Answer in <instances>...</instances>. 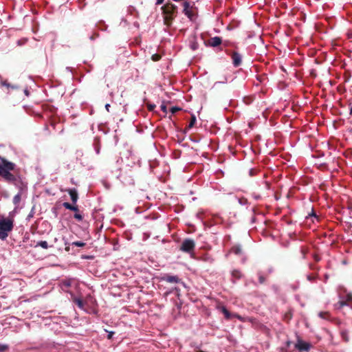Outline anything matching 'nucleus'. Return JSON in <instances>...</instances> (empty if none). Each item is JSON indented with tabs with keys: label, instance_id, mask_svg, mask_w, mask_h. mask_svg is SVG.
Here are the masks:
<instances>
[{
	"label": "nucleus",
	"instance_id": "f257e3e1",
	"mask_svg": "<svg viewBox=\"0 0 352 352\" xmlns=\"http://www.w3.org/2000/svg\"><path fill=\"white\" fill-rule=\"evenodd\" d=\"M337 292L339 300L334 304V308L340 310L344 307H348L352 310V292L343 286H340Z\"/></svg>",
	"mask_w": 352,
	"mask_h": 352
},
{
	"label": "nucleus",
	"instance_id": "f03ea898",
	"mask_svg": "<svg viewBox=\"0 0 352 352\" xmlns=\"http://www.w3.org/2000/svg\"><path fill=\"white\" fill-rule=\"evenodd\" d=\"M0 176L7 182H14L16 177L11 173L15 168L16 165L4 158L1 157Z\"/></svg>",
	"mask_w": 352,
	"mask_h": 352
},
{
	"label": "nucleus",
	"instance_id": "7ed1b4c3",
	"mask_svg": "<svg viewBox=\"0 0 352 352\" xmlns=\"http://www.w3.org/2000/svg\"><path fill=\"white\" fill-rule=\"evenodd\" d=\"M14 228V219L9 217L0 219V239L5 241Z\"/></svg>",
	"mask_w": 352,
	"mask_h": 352
},
{
	"label": "nucleus",
	"instance_id": "20e7f679",
	"mask_svg": "<svg viewBox=\"0 0 352 352\" xmlns=\"http://www.w3.org/2000/svg\"><path fill=\"white\" fill-rule=\"evenodd\" d=\"M195 242L193 239L187 238L184 239L180 245L179 250L190 254L191 258H195Z\"/></svg>",
	"mask_w": 352,
	"mask_h": 352
},
{
	"label": "nucleus",
	"instance_id": "39448f33",
	"mask_svg": "<svg viewBox=\"0 0 352 352\" xmlns=\"http://www.w3.org/2000/svg\"><path fill=\"white\" fill-rule=\"evenodd\" d=\"M162 9L163 10L164 14L166 15L164 18L165 22L167 23L168 21L172 20L173 16L176 12L177 6L172 3H166Z\"/></svg>",
	"mask_w": 352,
	"mask_h": 352
},
{
	"label": "nucleus",
	"instance_id": "423d86ee",
	"mask_svg": "<svg viewBox=\"0 0 352 352\" xmlns=\"http://www.w3.org/2000/svg\"><path fill=\"white\" fill-rule=\"evenodd\" d=\"M294 346L295 349L300 352H309L312 345L309 342H305L298 337Z\"/></svg>",
	"mask_w": 352,
	"mask_h": 352
},
{
	"label": "nucleus",
	"instance_id": "0eeeda50",
	"mask_svg": "<svg viewBox=\"0 0 352 352\" xmlns=\"http://www.w3.org/2000/svg\"><path fill=\"white\" fill-rule=\"evenodd\" d=\"M160 280L166 281L169 283H179L182 282V280L176 275H170L168 274H164L161 278Z\"/></svg>",
	"mask_w": 352,
	"mask_h": 352
},
{
	"label": "nucleus",
	"instance_id": "6e6552de",
	"mask_svg": "<svg viewBox=\"0 0 352 352\" xmlns=\"http://www.w3.org/2000/svg\"><path fill=\"white\" fill-rule=\"evenodd\" d=\"M232 64L235 67L240 66L242 63V56L237 52H233L231 54Z\"/></svg>",
	"mask_w": 352,
	"mask_h": 352
},
{
	"label": "nucleus",
	"instance_id": "1a4fd4ad",
	"mask_svg": "<svg viewBox=\"0 0 352 352\" xmlns=\"http://www.w3.org/2000/svg\"><path fill=\"white\" fill-rule=\"evenodd\" d=\"M221 311L222 313L224 314V316L225 318L227 319V320H229L231 318L234 317V318H238L239 320H242V317L236 314H231L229 311L225 307H221Z\"/></svg>",
	"mask_w": 352,
	"mask_h": 352
},
{
	"label": "nucleus",
	"instance_id": "9d476101",
	"mask_svg": "<svg viewBox=\"0 0 352 352\" xmlns=\"http://www.w3.org/2000/svg\"><path fill=\"white\" fill-rule=\"evenodd\" d=\"M69 195H70L71 200L74 204H76L78 199V195L76 188H70L67 190Z\"/></svg>",
	"mask_w": 352,
	"mask_h": 352
},
{
	"label": "nucleus",
	"instance_id": "9b49d317",
	"mask_svg": "<svg viewBox=\"0 0 352 352\" xmlns=\"http://www.w3.org/2000/svg\"><path fill=\"white\" fill-rule=\"evenodd\" d=\"M184 10L183 12L186 16H187L190 19H192V13L190 10V3L188 1H184L183 3Z\"/></svg>",
	"mask_w": 352,
	"mask_h": 352
},
{
	"label": "nucleus",
	"instance_id": "f8f14e48",
	"mask_svg": "<svg viewBox=\"0 0 352 352\" xmlns=\"http://www.w3.org/2000/svg\"><path fill=\"white\" fill-rule=\"evenodd\" d=\"M208 43L211 47H217L221 44L222 39H221V38H220L219 36H214V37L211 38L208 41Z\"/></svg>",
	"mask_w": 352,
	"mask_h": 352
},
{
	"label": "nucleus",
	"instance_id": "ddd939ff",
	"mask_svg": "<svg viewBox=\"0 0 352 352\" xmlns=\"http://www.w3.org/2000/svg\"><path fill=\"white\" fill-rule=\"evenodd\" d=\"M0 84L3 87H6L8 89H17V86L12 85L9 83L6 80H3V78L0 76Z\"/></svg>",
	"mask_w": 352,
	"mask_h": 352
},
{
	"label": "nucleus",
	"instance_id": "4468645a",
	"mask_svg": "<svg viewBox=\"0 0 352 352\" xmlns=\"http://www.w3.org/2000/svg\"><path fill=\"white\" fill-rule=\"evenodd\" d=\"M93 146L94 148L95 152L97 155L100 154V144L98 138H96L93 142Z\"/></svg>",
	"mask_w": 352,
	"mask_h": 352
},
{
	"label": "nucleus",
	"instance_id": "2eb2a0df",
	"mask_svg": "<svg viewBox=\"0 0 352 352\" xmlns=\"http://www.w3.org/2000/svg\"><path fill=\"white\" fill-rule=\"evenodd\" d=\"M318 316L326 320H330L331 318V314L328 311H320L318 313Z\"/></svg>",
	"mask_w": 352,
	"mask_h": 352
},
{
	"label": "nucleus",
	"instance_id": "dca6fc26",
	"mask_svg": "<svg viewBox=\"0 0 352 352\" xmlns=\"http://www.w3.org/2000/svg\"><path fill=\"white\" fill-rule=\"evenodd\" d=\"M63 206L65 208L72 210V211L77 212L78 210V208L77 206H73L68 202H64L63 204Z\"/></svg>",
	"mask_w": 352,
	"mask_h": 352
},
{
	"label": "nucleus",
	"instance_id": "f3484780",
	"mask_svg": "<svg viewBox=\"0 0 352 352\" xmlns=\"http://www.w3.org/2000/svg\"><path fill=\"white\" fill-rule=\"evenodd\" d=\"M230 252L234 254L239 255L242 252V249L240 245H234L231 248Z\"/></svg>",
	"mask_w": 352,
	"mask_h": 352
},
{
	"label": "nucleus",
	"instance_id": "a211bd4d",
	"mask_svg": "<svg viewBox=\"0 0 352 352\" xmlns=\"http://www.w3.org/2000/svg\"><path fill=\"white\" fill-rule=\"evenodd\" d=\"M74 302L80 309H84V302L83 301L79 298H74Z\"/></svg>",
	"mask_w": 352,
	"mask_h": 352
},
{
	"label": "nucleus",
	"instance_id": "6ab92c4d",
	"mask_svg": "<svg viewBox=\"0 0 352 352\" xmlns=\"http://www.w3.org/2000/svg\"><path fill=\"white\" fill-rule=\"evenodd\" d=\"M21 199V195L20 192L17 193L13 198V203L15 206H19Z\"/></svg>",
	"mask_w": 352,
	"mask_h": 352
},
{
	"label": "nucleus",
	"instance_id": "aec40b11",
	"mask_svg": "<svg viewBox=\"0 0 352 352\" xmlns=\"http://www.w3.org/2000/svg\"><path fill=\"white\" fill-rule=\"evenodd\" d=\"M38 246L41 247L43 249H47L49 247L47 242L45 241H41L37 242L35 247H38Z\"/></svg>",
	"mask_w": 352,
	"mask_h": 352
},
{
	"label": "nucleus",
	"instance_id": "412c9836",
	"mask_svg": "<svg viewBox=\"0 0 352 352\" xmlns=\"http://www.w3.org/2000/svg\"><path fill=\"white\" fill-rule=\"evenodd\" d=\"M232 277L234 279L238 280L241 277V273L240 271L234 270L232 272Z\"/></svg>",
	"mask_w": 352,
	"mask_h": 352
},
{
	"label": "nucleus",
	"instance_id": "4be33fe9",
	"mask_svg": "<svg viewBox=\"0 0 352 352\" xmlns=\"http://www.w3.org/2000/svg\"><path fill=\"white\" fill-rule=\"evenodd\" d=\"M197 122V119H196V117L195 115H192L191 116V119H190V121L188 124V129H191L194 126V125Z\"/></svg>",
	"mask_w": 352,
	"mask_h": 352
},
{
	"label": "nucleus",
	"instance_id": "5701e85b",
	"mask_svg": "<svg viewBox=\"0 0 352 352\" xmlns=\"http://www.w3.org/2000/svg\"><path fill=\"white\" fill-rule=\"evenodd\" d=\"M341 337L342 338L343 340H344L345 342H348L349 341V335H348V331H346V330H343L341 331Z\"/></svg>",
	"mask_w": 352,
	"mask_h": 352
},
{
	"label": "nucleus",
	"instance_id": "b1692460",
	"mask_svg": "<svg viewBox=\"0 0 352 352\" xmlns=\"http://www.w3.org/2000/svg\"><path fill=\"white\" fill-rule=\"evenodd\" d=\"M238 202L240 205H242V206H245L249 204L248 199L244 197L238 198Z\"/></svg>",
	"mask_w": 352,
	"mask_h": 352
},
{
	"label": "nucleus",
	"instance_id": "393cba45",
	"mask_svg": "<svg viewBox=\"0 0 352 352\" xmlns=\"http://www.w3.org/2000/svg\"><path fill=\"white\" fill-rule=\"evenodd\" d=\"M72 246H76V247H80V248H82V247H84L85 245V243L82 242V241H74L72 243Z\"/></svg>",
	"mask_w": 352,
	"mask_h": 352
},
{
	"label": "nucleus",
	"instance_id": "a878e982",
	"mask_svg": "<svg viewBox=\"0 0 352 352\" xmlns=\"http://www.w3.org/2000/svg\"><path fill=\"white\" fill-rule=\"evenodd\" d=\"M8 349V346L5 344H0V352H5Z\"/></svg>",
	"mask_w": 352,
	"mask_h": 352
},
{
	"label": "nucleus",
	"instance_id": "bb28decb",
	"mask_svg": "<svg viewBox=\"0 0 352 352\" xmlns=\"http://www.w3.org/2000/svg\"><path fill=\"white\" fill-rule=\"evenodd\" d=\"M74 218L77 219L78 221H80L82 220L83 217L79 213H75L74 214Z\"/></svg>",
	"mask_w": 352,
	"mask_h": 352
},
{
	"label": "nucleus",
	"instance_id": "cd10ccee",
	"mask_svg": "<svg viewBox=\"0 0 352 352\" xmlns=\"http://www.w3.org/2000/svg\"><path fill=\"white\" fill-rule=\"evenodd\" d=\"M252 196L255 200H259L261 197L260 195L256 194L255 192L252 193Z\"/></svg>",
	"mask_w": 352,
	"mask_h": 352
},
{
	"label": "nucleus",
	"instance_id": "c85d7f7f",
	"mask_svg": "<svg viewBox=\"0 0 352 352\" xmlns=\"http://www.w3.org/2000/svg\"><path fill=\"white\" fill-rule=\"evenodd\" d=\"M160 59V56L158 54H154L152 56V60L154 61H157Z\"/></svg>",
	"mask_w": 352,
	"mask_h": 352
},
{
	"label": "nucleus",
	"instance_id": "c756f323",
	"mask_svg": "<svg viewBox=\"0 0 352 352\" xmlns=\"http://www.w3.org/2000/svg\"><path fill=\"white\" fill-rule=\"evenodd\" d=\"M62 284H63V287H69L70 286L69 281H63Z\"/></svg>",
	"mask_w": 352,
	"mask_h": 352
},
{
	"label": "nucleus",
	"instance_id": "7c9ffc66",
	"mask_svg": "<svg viewBox=\"0 0 352 352\" xmlns=\"http://www.w3.org/2000/svg\"><path fill=\"white\" fill-rule=\"evenodd\" d=\"M148 108L149 111H153L154 109L155 108V105L150 104H148Z\"/></svg>",
	"mask_w": 352,
	"mask_h": 352
},
{
	"label": "nucleus",
	"instance_id": "2f4dec72",
	"mask_svg": "<svg viewBox=\"0 0 352 352\" xmlns=\"http://www.w3.org/2000/svg\"><path fill=\"white\" fill-rule=\"evenodd\" d=\"M315 276H312V275H308L307 276V279L309 280V281H314L315 280Z\"/></svg>",
	"mask_w": 352,
	"mask_h": 352
},
{
	"label": "nucleus",
	"instance_id": "473e14b6",
	"mask_svg": "<svg viewBox=\"0 0 352 352\" xmlns=\"http://www.w3.org/2000/svg\"><path fill=\"white\" fill-rule=\"evenodd\" d=\"M258 280L260 283H263L265 282V278L261 275L259 276Z\"/></svg>",
	"mask_w": 352,
	"mask_h": 352
},
{
	"label": "nucleus",
	"instance_id": "72a5a7b5",
	"mask_svg": "<svg viewBox=\"0 0 352 352\" xmlns=\"http://www.w3.org/2000/svg\"><path fill=\"white\" fill-rule=\"evenodd\" d=\"M314 258L316 262H318L320 260V258L318 255L314 254Z\"/></svg>",
	"mask_w": 352,
	"mask_h": 352
},
{
	"label": "nucleus",
	"instance_id": "f704fd0d",
	"mask_svg": "<svg viewBox=\"0 0 352 352\" xmlns=\"http://www.w3.org/2000/svg\"><path fill=\"white\" fill-rule=\"evenodd\" d=\"M113 334H114V332H113V331H110V332L109 333V334H108V336H107L108 339H111V338H112V337H113Z\"/></svg>",
	"mask_w": 352,
	"mask_h": 352
},
{
	"label": "nucleus",
	"instance_id": "c9c22d12",
	"mask_svg": "<svg viewBox=\"0 0 352 352\" xmlns=\"http://www.w3.org/2000/svg\"><path fill=\"white\" fill-rule=\"evenodd\" d=\"M311 217H314L315 219H316L317 221H318V217L315 214V213H312V214L311 215Z\"/></svg>",
	"mask_w": 352,
	"mask_h": 352
},
{
	"label": "nucleus",
	"instance_id": "e433bc0d",
	"mask_svg": "<svg viewBox=\"0 0 352 352\" xmlns=\"http://www.w3.org/2000/svg\"><path fill=\"white\" fill-rule=\"evenodd\" d=\"M164 0H156V4L160 5L164 2Z\"/></svg>",
	"mask_w": 352,
	"mask_h": 352
},
{
	"label": "nucleus",
	"instance_id": "4c0bfd02",
	"mask_svg": "<svg viewBox=\"0 0 352 352\" xmlns=\"http://www.w3.org/2000/svg\"><path fill=\"white\" fill-rule=\"evenodd\" d=\"M301 252H302V257L305 258V254H306V252L304 249H301Z\"/></svg>",
	"mask_w": 352,
	"mask_h": 352
},
{
	"label": "nucleus",
	"instance_id": "58836bf2",
	"mask_svg": "<svg viewBox=\"0 0 352 352\" xmlns=\"http://www.w3.org/2000/svg\"><path fill=\"white\" fill-rule=\"evenodd\" d=\"M177 110H179V109H178V108H177V107H173V108H172V112H173V113L176 112Z\"/></svg>",
	"mask_w": 352,
	"mask_h": 352
},
{
	"label": "nucleus",
	"instance_id": "ea45409f",
	"mask_svg": "<svg viewBox=\"0 0 352 352\" xmlns=\"http://www.w3.org/2000/svg\"><path fill=\"white\" fill-rule=\"evenodd\" d=\"M109 107H110V104H107L105 105V108L107 110V111H109Z\"/></svg>",
	"mask_w": 352,
	"mask_h": 352
},
{
	"label": "nucleus",
	"instance_id": "a19ab883",
	"mask_svg": "<svg viewBox=\"0 0 352 352\" xmlns=\"http://www.w3.org/2000/svg\"><path fill=\"white\" fill-rule=\"evenodd\" d=\"M161 109H162V110L163 111H166V106H164V105H162V106L161 107Z\"/></svg>",
	"mask_w": 352,
	"mask_h": 352
},
{
	"label": "nucleus",
	"instance_id": "79ce46f5",
	"mask_svg": "<svg viewBox=\"0 0 352 352\" xmlns=\"http://www.w3.org/2000/svg\"><path fill=\"white\" fill-rule=\"evenodd\" d=\"M350 115L352 116V107L350 109Z\"/></svg>",
	"mask_w": 352,
	"mask_h": 352
},
{
	"label": "nucleus",
	"instance_id": "37998d69",
	"mask_svg": "<svg viewBox=\"0 0 352 352\" xmlns=\"http://www.w3.org/2000/svg\"><path fill=\"white\" fill-rule=\"evenodd\" d=\"M90 39L94 40V36H90Z\"/></svg>",
	"mask_w": 352,
	"mask_h": 352
},
{
	"label": "nucleus",
	"instance_id": "c03bdc74",
	"mask_svg": "<svg viewBox=\"0 0 352 352\" xmlns=\"http://www.w3.org/2000/svg\"><path fill=\"white\" fill-rule=\"evenodd\" d=\"M67 70H69V71H72L71 68L70 67H67Z\"/></svg>",
	"mask_w": 352,
	"mask_h": 352
},
{
	"label": "nucleus",
	"instance_id": "a18cd8bd",
	"mask_svg": "<svg viewBox=\"0 0 352 352\" xmlns=\"http://www.w3.org/2000/svg\"><path fill=\"white\" fill-rule=\"evenodd\" d=\"M25 94L26 95H28V91H25Z\"/></svg>",
	"mask_w": 352,
	"mask_h": 352
},
{
	"label": "nucleus",
	"instance_id": "49530a36",
	"mask_svg": "<svg viewBox=\"0 0 352 352\" xmlns=\"http://www.w3.org/2000/svg\"><path fill=\"white\" fill-rule=\"evenodd\" d=\"M192 49H193V50H195V49H196L195 45H193Z\"/></svg>",
	"mask_w": 352,
	"mask_h": 352
},
{
	"label": "nucleus",
	"instance_id": "de8ad7c7",
	"mask_svg": "<svg viewBox=\"0 0 352 352\" xmlns=\"http://www.w3.org/2000/svg\"><path fill=\"white\" fill-rule=\"evenodd\" d=\"M192 49H193V50H195V49H196L195 45H193Z\"/></svg>",
	"mask_w": 352,
	"mask_h": 352
},
{
	"label": "nucleus",
	"instance_id": "09e8293b",
	"mask_svg": "<svg viewBox=\"0 0 352 352\" xmlns=\"http://www.w3.org/2000/svg\"><path fill=\"white\" fill-rule=\"evenodd\" d=\"M197 352H204V351H197Z\"/></svg>",
	"mask_w": 352,
	"mask_h": 352
}]
</instances>
